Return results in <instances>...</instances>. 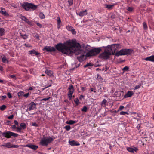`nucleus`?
<instances>
[{"label":"nucleus","instance_id":"f257e3e1","mask_svg":"<svg viewBox=\"0 0 154 154\" xmlns=\"http://www.w3.org/2000/svg\"><path fill=\"white\" fill-rule=\"evenodd\" d=\"M56 48L62 53L67 55L75 54L76 55L80 54L82 52L83 54L77 57L80 62H82L86 59V57L95 56L99 54L101 51L100 48H94L91 49L87 52L86 55H84L83 50L81 49L80 44L77 43L75 40H69L63 43H59L55 46Z\"/></svg>","mask_w":154,"mask_h":154},{"label":"nucleus","instance_id":"f03ea898","mask_svg":"<svg viewBox=\"0 0 154 154\" xmlns=\"http://www.w3.org/2000/svg\"><path fill=\"white\" fill-rule=\"evenodd\" d=\"M133 53H134V50L131 49L123 48L120 51L116 52V55L117 56H128Z\"/></svg>","mask_w":154,"mask_h":154},{"label":"nucleus","instance_id":"7ed1b4c3","mask_svg":"<svg viewBox=\"0 0 154 154\" xmlns=\"http://www.w3.org/2000/svg\"><path fill=\"white\" fill-rule=\"evenodd\" d=\"M114 54L111 51V49L109 48L107 46L105 48L104 52L100 54L99 57L104 59H108L111 55Z\"/></svg>","mask_w":154,"mask_h":154},{"label":"nucleus","instance_id":"20e7f679","mask_svg":"<svg viewBox=\"0 0 154 154\" xmlns=\"http://www.w3.org/2000/svg\"><path fill=\"white\" fill-rule=\"evenodd\" d=\"M22 8L25 10H36L37 8L38 5H35L32 3H29L27 2H24L23 4H21Z\"/></svg>","mask_w":154,"mask_h":154},{"label":"nucleus","instance_id":"39448f33","mask_svg":"<svg viewBox=\"0 0 154 154\" xmlns=\"http://www.w3.org/2000/svg\"><path fill=\"white\" fill-rule=\"evenodd\" d=\"M54 140L52 137H44L42 138L39 143L40 145L43 146H47L48 143H50Z\"/></svg>","mask_w":154,"mask_h":154},{"label":"nucleus","instance_id":"423d86ee","mask_svg":"<svg viewBox=\"0 0 154 154\" xmlns=\"http://www.w3.org/2000/svg\"><path fill=\"white\" fill-rule=\"evenodd\" d=\"M109 48L111 49V51L115 54L118 50L122 48V45L120 44H114L112 45H111L107 46Z\"/></svg>","mask_w":154,"mask_h":154},{"label":"nucleus","instance_id":"0eeeda50","mask_svg":"<svg viewBox=\"0 0 154 154\" xmlns=\"http://www.w3.org/2000/svg\"><path fill=\"white\" fill-rule=\"evenodd\" d=\"M1 134L3 137L7 138H10L11 137H17L18 136V134H17L10 131L2 133Z\"/></svg>","mask_w":154,"mask_h":154},{"label":"nucleus","instance_id":"6e6552de","mask_svg":"<svg viewBox=\"0 0 154 154\" xmlns=\"http://www.w3.org/2000/svg\"><path fill=\"white\" fill-rule=\"evenodd\" d=\"M69 92L68 93V97L69 100H71L72 97V95L74 92L73 86L72 85H70L68 89Z\"/></svg>","mask_w":154,"mask_h":154},{"label":"nucleus","instance_id":"1a4fd4ad","mask_svg":"<svg viewBox=\"0 0 154 154\" xmlns=\"http://www.w3.org/2000/svg\"><path fill=\"white\" fill-rule=\"evenodd\" d=\"M36 104L33 102H32L29 104L27 107L26 111H30L33 110L35 108Z\"/></svg>","mask_w":154,"mask_h":154},{"label":"nucleus","instance_id":"9d476101","mask_svg":"<svg viewBox=\"0 0 154 154\" xmlns=\"http://www.w3.org/2000/svg\"><path fill=\"white\" fill-rule=\"evenodd\" d=\"M44 50H45L47 52H54L55 51V49L53 47L46 46L44 47Z\"/></svg>","mask_w":154,"mask_h":154},{"label":"nucleus","instance_id":"9b49d317","mask_svg":"<svg viewBox=\"0 0 154 154\" xmlns=\"http://www.w3.org/2000/svg\"><path fill=\"white\" fill-rule=\"evenodd\" d=\"M134 94V93L132 91H128L127 93L124 95V98L130 97Z\"/></svg>","mask_w":154,"mask_h":154},{"label":"nucleus","instance_id":"f8f14e48","mask_svg":"<svg viewBox=\"0 0 154 154\" xmlns=\"http://www.w3.org/2000/svg\"><path fill=\"white\" fill-rule=\"evenodd\" d=\"M127 150L131 153H134V151L137 152L138 150V149L136 147H134V148L131 147H127Z\"/></svg>","mask_w":154,"mask_h":154},{"label":"nucleus","instance_id":"ddd939ff","mask_svg":"<svg viewBox=\"0 0 154 154\" xmlns=\"http://www.w3.org/2000/svg\"><path fill=\"white\" fill-rule=\"evenodd\" d=\"M76 13L77 15H79L80 16H83L86 15L87 14V10H84L83 11L79 12L77 10L76 11Z\"/></svg>","mask_w":154,"mask_h":154},{"label":"nucleus","instance_id":"4468645a","mask_svg":"<svg viewBox=\"0 0 154 154\" xmlns=\"http://www.w3.org/2000/svg\"><path fill=\"white\" fill-rule=\"evenodd\" d=\"M69 144L72 146H79L80 144L79 142L75 141L74 140L70 141H69Z\"/></svg>","mask_w":154,"mask_h":154},{"label":"nucleus","instance_id":"2eb2a0df","mask_svg":"<svg viewBox=\"0 0 154 154\" xmlns=\"http://www.w3.org/2000/svg\"><path fill=\"white\" fill-rule=\"evenodd\" d=\"M146 61H149L154 63V54L145 58Z\"/></svg>","mask_w":154,"mask_h":154},{"label":"nucleus","instance_id":"dca6fc26","mask_svg":"<svg viewBox=\"0 0 154 154\" xmlns=\"http://www.w3.org/2000/svg\"><path fill=\"white\" fill-rule=\"evenodd\" d=\"M66 28L68 31L72 32L73 34H75L76 33L75 29L73 27L70 26H68L66 27Z\"/></svg>","mask_w":154,"mask_h":154},{"label":"nucleus","instance_id":"f3484780","mask_svg":"<svg viewBox=\"0 0 154 154\" xmlns=\"http://www.w3.org/2000/svg\"><path fill=\"white\" fill-rule=\"evenodd\" d=\"M26 146L35 150L37 149L38 147V146L32 144H28L26 145Z\"/></svg>","mask_w":154,"mask_h":154},{"label":"nucleus","instance_id":"a211bd4d","mask_svg":"<svg viewBox=\"0 0 154 154\" xmlns=\"http://www.w3.org/2000/svg\"><path fill=\"white\" fill-rule=\"evenodd\" d=\"M29 54L31 55H32L33 54L36 56H38L40 54L38 52L34 50H32L29 51Z\"/></svg>","mask_w":154,"mask_h":154},{"label":"nucleus","instance_id":"6ab92c4d","mask_svg":"<svg viewBox=\"0 0 154 154\" xmlns=\"http://www.w3.org/2000/svg\"><path fill=\"white\" fill-rule=\"evenodd\" d=\"M1 58L2 62L4 63H8V60L6 58V57L4 55L1 56Z\"/></svg>","mask_w":154,"mask_h":154},{"label":"nucleus","instance_id":"aec40b11","mask_svg":"<svg viewBox=\"0 0 154 154\" xmlns=\"http://www.w3.org/2000/svg\"><path fill=\"white\" fill-rule=\"evenodd\" d=\"M46 73L48 75L51 76L53 75V72L52 71L48 69H46L45 71Z\"/></svg>","mask_w":154,"mask_h":154},{"label":"nucleus","instance_id":"412c9836","mask_svg":"<svg viewBox=\"0 0 154 154\" xmlns=\"http://www.w3.org/2000/svg\"><path fill=\"white\" fill-rule=\"evenodd\" d=\"M77 122L75 121H74L70 120L69 121H67L66 122V123L67 124L72 125L76 123Z\"/></svg>","mask_w":154,"mask_h":154},{"label":"nucleus","instance_id":"4be33fe9","mask_svg":"<svg viewBox=\"0 0 154 154\" xmlns=\"http://www.w3.org/2000/svg\"><path fill=\"white\" fill-rule=\"evenodd\" d=\"M5 33V29L2 28H0V36L4 35Z\"/></svg>","mask_w":154,"mask_h":154},{"label":"nucleus","instance_id":"5701e85b","mask_svg":"<svg viewBox=\"0 0 154 154\" xmlns=\"http://www.w3.org/2000/svg\"><path fill=\"white\" fill-rule=\"evenodd\" d=\"M20 36L23 39H26L28 38V35L26 34H22L20 33Z\"/></svg>","mask_w":154,"mask_h":154},{"label":"nucleus","instance_id":"b1692460","mask_svg":"<svg viewBox=\"0 0 154 154\" xmlns=\"http://www.w3.org/2000/svg\"><path fill=\"white\" fill-rule=\"evenodd\" d=\"M20 125L22 129H25L26 128V125L25 123H21Z\"/></svg>","mask_w":154,"mask_h":154},{"label":"nucleus","instance_id":"393cba45","mask_svg":"<svg viewBox=\"0 0 154 154\" xmlns=\"http://www.w3.org/2000/svg\"><path fill=\"white\" fill-rule=\"evenodd\" d=\"M107 103V101L105 99H104L103 101L101 103V105L102 106H106Z\"/></svg>","mask_w":154,"mask_h":154},{"label":"nucleus","instance_id":"a878e982","mask_svg":"<svg viewBox=\"0 0 154 154\" xmlns=\"http://www.w3.org/2000/svg\"><path fill=\"white\" fill-rule=\"evenodd\" d=\"M6 108V106L5 105H3L0 106V110L1 111H3L5 110Z\"/></svg>","mask_w":154,"mask_h":154},{"label":"nucleus","instance_id":"bb28decb","mask_svg":"<svg viewBox=\"0 0 154 154\" xmlns=\"http://www.w3.org/2000/svg\"><path fill=\"white\" fill-rule=\"evenodd\" d=\"M0 13H1L2 14L6 16H8V14L5 11V10H4V11L3 10H0Z\"/></svg>","mask_w":154,"mask_h":154},{"label":"nucleus","instance_id":"cd10ccee","mask_svg":"<svg viewBox=\"0 0 154 154\" xmlns=\"http://www.w3.org/2000/svg\"><path fill=\"white\" fill-rule=\"evenodd\" d=\"M20 17L21 19V20L23 21H25L27 19L24 16H23L22 14H20Z\"/></svg>","mask_w":154,"mask_h":154},{"label":"nucleus","instance_id":"c85d7f7f","mask_svg":"<svg viewBox=\"0 0 154 154\" xmlns=\"http://www.w3.org/2000/svg\"><path fill=\"white\" fill-rule=\"evenodd\" d=\"M39 17L41 19H44L45 18V16L43 13L40 12L39 14Z\"/></svg>","mask_w":154,"mask_h":154},{"label":"nucleus","instance_id":"c756f323","mask_svg":"<svg viewBox=\"0 0 154 154\" xmlns=\"http://www.w3.org/2000/svg\"><path fill=\"white\" fill-rule=\"evenodd\" d=\"M143 27L144 29L145 30H146L148 29L147 26L146 24V23L145 22H143Z\"/></svg>","mask_w":154,"mask_h":154},{"label":"nucleus","instance_id":"7c9ffc66","mask_svg":"<svg viewBox=\"0 0 154 154\" xmlns=\"http://www.w3.org/2000/svg\"><path fill=\"white\" fill-rule=\"evenodd\" d=\"M81 111L83 112H86L87 111V108L86 106H84L82 109H81Z\"/></svg>","mask_w":154,"mask_h":154},{"label":"nucleus","instance_id":"2f4dec72","mask_svg":"<svg viewBox=\"0 0 154 154\" xmlns=\"http://www.w3.org/2000/svg\"><path fill=\"white\" fill-rule=\"evenodd\" d=\"M24 92L23 91H20L18 93V96L19 97L23 96Z\"/></svg>","mask_w":154,"mask_h":154},{"label":"nucleus","instance_id":"473e14b6","mask_svg":"<svg viewBox=\"0 0 154 154\" xmlns=\"http://www.w3.org/2000/svg\"><path fill=\"white\" fill-rule=\"evenodd\" d=\"M64 128L66 129L67 131H69L71 129V127L70 125H67L64 127Z\"/></svg>","mask_w":154,"mask_h":154},{"label":"nucleus","instance_id":"72a5a7b5","mask_svg":"<svg viewBox=\"0 0 154 154\" xmlns=\"http://www.w3.org/2000/svg\"><path fill=\"white\" fill-rule=\"evenodd\" d=\"M11 144L9 142L6 143V147L8 148H11Z\"/></svg>","mask_w":154,"mask_h":154},{"label":"nucleus","instance_id":"f704fd0d","mask_svg":"<svg viewBox=\"0 0 154 154\" xmlns=\"http://www.w3.org/2000/svg\"><path fill=\"white\" fill-rule=\"evenodd\" d=\"M129 69V67L128 66H126L123 68L122 70L123 71H128Z\"/></svg>","mask_w":154,"mask_h":154},{"label":"nucleus","instance_id":"c9c22d12","mask_svg":"<svg viewBox=\"0 0 154 154\" xmlns=\"http://www.w3.org/2000/svg\"><path fill=\"white\" fill-rule=\"evenodd\" d=\"M57 23H61V20L59 17H57L56 19Z\"/></svg>","mask_w":154,"mask_h":154},{"label":"nucleus","instance_id":"e433bc0d","mask_svg":"<svg viewBox=\"0 0 154 154\" xmlns=\"http://www.w3.org/2000/svg\"><path fill=\"white\" fill-rule=\"evenodd\" d=\"M74 101L77 106L79 105V100L77 98Z\"/></svg>","mask_w":154,"mask_h":154},{"label":"nucleus","instance_id":"4c0bfd02","mask_svg":"<svg viewBox=\"0 0 154 154\" xmlns=\"http://www.w3.org/2000/svg\"><path fill=\"white\" fill-rule=\"evenodd\" d=\"M120 115H125V114L128 115L129 113L128 112L122 111L120 112Z\"/></svg>","mask_w":154,"mask_h":154},{"label":"nucleus","instance_id":"58836bf2","mask_svg":"<svg viewBox=\"0 0 154 154\" xmlns=\"http://www.w3.org/2000/svg\"><path fill=\"white\" fill-rule=\"evenodd\" d=\"M7 95L9 98H12V96L11 94V93L8 92L7 93Z\"/></svg>","mask_w":154,"mask_h":154},{"label":"nucleus","instance_id":"ea45409f","mask_svg":"<svg viewBox=\"0 0 154 154\" xmlns=\"http://www.w3.org/2000/svg\"><path fill=\"white\" fill-rule=\"evenodd\" d=\"M93 66V65L91 64V63H87V64L86 65H85L84 66V67H85V68H86L87 67H88V66Z\"/></svg>","mask_w":154,"mask_h":154},{"label":"nucleus","instance_id":"a19ab883","mask_svg":"<svg viewBox=\"0 0 154 154\" xmlns=\"http://www.w3.org/2000/svg\"><path fill=\"white\" fill-rule=\"evenodd\" d=\"M141 86V85L140 84H138V85H136L134 88V90H137L140 88Z\"/></svg>","mask_w":154,"mask_h":154},{"label":"nucleus","instance_id":"79ce46f5","mask_svg":"<svg viewBox=\"0 0 154 154\" xmlns=\"http://www.w3.org/2000/svg\"><path fill=\"white\" fill-rule=\"evenodd\" d=\"M97 78L99 80V81H100L101 80V79H102V78L100 75L99 74H97Z\"/></svg>","mask_w":154,"mask_h":154},{"label":"nucleus","instance_id":"37998d69","mask_svg":"<svg viewBox=\"0 0 154 154\" xmlns=\"http://www.w3.org/2000/svg\"><path fill=\"white\" fill-rule=\"evenodd\" d=\"M26 23H27L29 25H32V23L29 21V19H28L26 20L25 21Z\"/></svg>","mask_w":154,"mask_h":154},{"label":"nucleus","instance_id":"c03bdc74","mask_svg":"<svg viewBox=\"0 0 154 154\" xmlns=\"http://www.w3.org/2000/svg\"><path fill=\"white\" fill-rule=\"evenodd\" d=\"M113 5H106V7L108 9H112V7L113 6Z\"/></svg>","mask_w":154,"mask_h":154},{"label":"nucleus","instance_id":"a18cd8bd","mask_svg":"<svg viewBox=\"0 0 154 154\" xmlns=\"http://www.w3.org/2000/svg\"><path fill=\"white\" fill-rule=\"evenodd\" d=\"M16 129H17V132H21V130H22L21 128L19 127H17L16 128Z\"/></svg>","mask_w":154,"mask_h":154},{"label":"nucleus","instance_id":"49530a36","mask_svg":"<svg viewBox=\"0 0 154 154\" xmlns=\"http://www.w3.org/2000/svg\"><path fill=\"white\" fill-rule=\"evenodd\" d=\"M52 80H50L48 84V86L47 87V88L50 87L52 85Z\"/></svg>","mask_w":154,"mask_h":154},{"label":"nucleus","instance_id":"de8ad7c7","mask_svg":"<svg viewBox=\"0 0 154 154\" xmlns=\"http://www.w3.org/2000/svg\"><path fill=\"white\" fill-rule=\"evenodd\" d=\"M68 2L70 5H72L73 4V0H68Z\"/></svg>","mask_w":154,"mask_h":154},{"label":"nucleus","instance_id":"09e8293b","mask_svg":"<svg viewBox=\"0 0 154 154\" xmlns=\"http://www.w3.org/2000/svg\"><path fill=\"white\" fill-rule=\"evenodd\" d=\"M29 92L26 93V94H23V96L27 98L29 96Z\"/></svg>","mask_w":154,"mask_h":154},{"label":"nucleus","instance_id":"8fccbe9b","mask_svg":"<svg viewBox=\"0 0 154 154\" xmlns=\"http://www.w3.org/2000/svg\"><path fill=\"white\" fill-rule=\"evenodd\" d=\"M24 45L26 47H32V46H31L30 44L27 43L25 44Z\"/></svg>","mask_w":154,"mask_h":154},{"label":"nucleus","instance_id":"3c124183","mask_svg":"<svg viewBox=\"0 0 154 154\" xmlns=\"http://www.w3.org/2000/svg\"><path fill=\"white\" fill-rule=\"evenodd\" d=\"M124 108V106H120L119 108L118 111H120L122 110L123 108Z\"/></svg>","mask_w":154,"mask_h":154},{"label":"nucleus","instance_id":"603ef678","mask_svg":"<svg viewBox=\"0 0 154 154\" xmlns=\"http://www.w3.org/2000/svg\"><path fill=\"white\" fill-rule=\"evenodd\" d=\"M11 148H17L19 147V146L17 145H12L11 146Z\"/></svg>","mask_w":154,"mask_h":154},{"label":"nucleus","instance_id":"864d4df0","mask_svg":"<svg viewBox=\"0 0 154 154\" xmlns=\"http://www.w3.org/2000/svg\"><path fill=\"white\" fill-rule=\"evenodd\" d=\"M36 24L37 26H38L40 28H42V25L38 23H37Z\"/></svg>","mask_w":154,"mask_h":154},{"label":"nucleus","instance_id":"5fc2aeb1","mask_svg":"<svg viewBox=\"0 0 154 154\" xmlns=\"http://www.w3.org/2000/svg\"><path fill=\"white\" fill-rule=\"evenodd\" d=\"M14 115H11V116H9L8 117V118L9 119H12L14 118Z\"/></svg>","mask_w":154,"mask_h":154},{"label":"nucleus","instance_id":"6e6d98bb","mask_svg":"<svg viewBox=\"0 0 154 154\" xmlns=\"http://www.w3.org/2000/svg\"><path fill=\"white\" fill-rule=\"evenodd\" d=\"M49 98H50V97H48V98H43L42 100L46 101L47 100H48Z\"/></svg>","mask_w":154,"mask_h":154},{"label":"nucleus","instance_id":"4d7b16f0","mask_svg":"<svg viewBox=\"0 0 154 154\" xmlns=\"http://www.w3.org/2000/svg\"><path fill=\"white\" fill-rule=\"evenodd\" d=\"M10 77L12 78L16 79V76L15 75H10Z\"/></svg>","mask_w":154,"mask_h":154},{"label":"nucleus","instance_id":"13d9d810","mask_svg":"<svg viewBox=\"0 0 154 154\" xmlns=\"http://www.w3.org/2000/svg\"><path fill=\"white\" fill-rule=\"evenodd\" d=\"M32 125L35 126L36 127H38V126L36 123H32Z\"/></svg>","mask_w":154,"mask_h":154},{"label":"nucleus","instance_id":"bf43d9fd","mask_svg":"<svg viewBox=\"0 0 154 154\" xmlns=\"http://www.w3.org/2000/svg\"><path fill=\"white\" fill-rule=\"evenodd\" d=\"M14 123L16 125H18L19 124V123H18V122L16 120H14Z\"/></svg>","mask_w":154,"mask_h":154},{"label":"nucleus","instance_id":"052dcab7","mask_svg":"<svg viewBox=\"0 0 154 154\" xmlns=\"http://www.w3.org/2000/svg\"><path fill=\"white\" fill-rule=\"evenodd\" d=\"M34 37H35V38H36V39H39V35H35Z\"/></svg>","mask_w":154,"mask_h":154},{"label":"nucleus","instance_id":"680f3d73","mask_svg":"<svg viewBox=\"0 0 154 154\" xmlns=\"http://www.w3.org/2000/svg\"><path fill=\"white\" fill-rule=\"evenodd\" d=\"M12 128L13 129H16L17 127H16L15 125H12Z\"/></svg>","mask_w":154,"mask_h":154},{"label":"nucleus","instance_id":"e2e57ef3","mask_svg":"<svg viewBox=\"0 0 154 154\" xmlns=\"http://www.w3.org/2000/svg\"><path fill=\"white\" fill-rule=\"evenodd\" d=\"M1 97H2V100H5L6 98V96H1Z\"/></svg>","mask_w":154,"mask_h":154},{"label":"nucleus","instance_id":"0e129e2a","mask_svg":"<svg viewBox=\"0 0 154 154\" xmlns=\"http://www.w3.org/2000/svg\"><path fill=\"white\" fill-rule=\"evenodd\" d=\"M57 28H58V29H59L60 27V23H57Z\"/></svg>","mask_w":154,"mask_h":154},{"label":"nucleus","instance_id":"69168bd1","mask_svg":"<svg viewBox=\"0 0 154 154\" xmlns=\"http://www.w3.org/2000/svg\"><path fill=\"white\" fill-rule=\"evenodd\" d=\"M81 90L82 91H85V89L84 87L81 86Z\"/></svg>","mask_w":154,"mask_h":154},{"label":"nucleus","instance_id":"338daca9","mask_svg":"<svg viewBox=\"0 0 154 154\" xmlns=\"http://www.w3.org/2000/svg\"><path fill=\"white\" fill-rule=\"evenodd\" d=\"M84 96L82 95H80L79 97L80 99L81 100L82 98H84Z\"/></svg>","mask_w":154,"mask_h":154},{"label":"nucleus","instance_id":"774afa93","mask_svg":"<svg viewBox=\"0 0 154 154\" xmlns=\"http://www.w3.org/2000/svg\"><path fill=\"white\" fill-rule=\"evenodd\" d=\"M33 90V88H32V87H30L29 88V89H28V91H30V90Z\"/></svg>","mask_w":154,"mask_h":154}]
</instances>
